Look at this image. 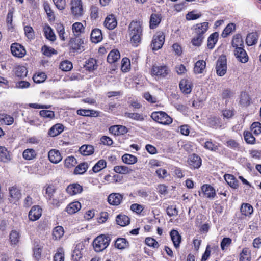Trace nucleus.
<instances>
[{
  "instance_id": "nucleus-31",
  "label": "nucleus",
  "mask_w": 261,
  "mask_h": 261,
  "mask_svg": "<svg viewBox=\"0 0 261 261\" xmlns=\"http://www.w3.org/2000/svg\"><path fill=\"white\" fill-rule=\"evenodd\" d=\"M224 178L228 184L232 188L236 189L239 186V181L231 174H225Z\"/></svg>"
},
{
  "instance_id": "nucleus-46",
  "label": "nucleus",
  "mask_w": 261,
  "mask_h": 261,
  "mask_svg": "<svg viewBox=\"0 0 261 261\" xmlns=\"http://www.w3.org/2000/svg\"><path fill=\"white\" fill-rule=\"evenodd\" d=\"M15 73L17 76L23 78L27 76L28 70L25 67L19 66L15 68Z\"/></svg>"
},
{
  "instance_id": "nucleus-9",
  "label": "nucleus",
  "mask_w": 261,
  "mask_h": 261,
  "mask_svg": "<svg viewBox=\"0 0 261 261\" xmlns=\"http://www.w3.org/2000/svg\"><path fill=\"white\" fill-rule=\"evenodd\" d=\"M11 51L13 56L19 58L24 57L26 53L23 46L18 43H14L11 44Z\"/></svg>"
},
{
  "instance_id": "nucleus-17",
  "label": "nucleus",
  "mask_w": 261,
  "mask_h": 261,
  "mask_svg": "<svg viewBox=\"0 0 261 261\" xmlns=\"http://www.w3.org/2000/svg\"><path fill=\"white\" fill-rule=\"evenodd\" d=\"M208 28V23L204 22L198 23L194 26V33L196 35L204 36V34L207 31Z\"/></svg>"
},
{
  "instance_id": "nucleus-49",
  "label": "nucleus",
  "mask_w": 261,
  "mask_h": 261,
  "mask_svg": "<svg viewBox=\"0 0 261 261\" xmlns=\"http://www.w3.org/2000/svg\"><path fill=\"white\" fill-rule=\"evenodd\" d=\"M88 169V164L86 163H82L77 165L74 171L75 174H82L84 173Z\"/></svg>"
},
{
  "instance_id": "nucleus-27",
  "label": "nucleus",
  "mask_w": 261,
  "mask_h": 261,
  "mask_svg": "<svg viewBox=\"0 0 261 261\" xmlns=\"http://www.w3.org/2000/svg\"><path fill=\"white\" fill-rule=\"evenodd\" d=\"M79 151L83 155H90L94 153V148L91 145H83L80 147Z\"/></svg>"
},
{
  "instance_id": "nucleus-23",
  "label": "nucleus",
  "mask_w": 261,
  "mask_h": 261,
  "mask_svg": "<svg viewBox=\"0 0 261 261\" xmlns=\"http://www.w3.org/2000/svg\"><path fill=\"white\" fill-rule=\"evenodd\" d=\"M170 236L174 247L176 248H178L180 246L181 238L177 230H172L170 232Z\"/></svg>"
},
{
  "instance_id": "nucleus-55",
  "label": "nucleus",
  "mask_w": 261,
  "mask_h": 261,
  "mask_svg": "<svg viewBox=\"0 0 261 261\" xmlns=\"http://www.w3.org/2000/svg\"><path fill=\"white\" fill-rule=\"evenodd\" d=\"M54 261H64V251L63 248L57 249L54 256Z\"/></svg>"
},
{
  "instance_id": "nucleus-33",
  "label": "nucleus",
  "mask_w": 261,
  "mask_h": 261,
  "mask_svg": "<svg viewBox=\"0 0 261 261\" xmlns=\"http://www.w3.org/2000/svg\"><path fill=\"white\" fill-rule=\"evenodd\" d=\"M232 45L235 49L240 47H244V41L240 34H236L233 36Z\"/></svg>"
},
{
  "instance_id": "nucleus-26",
  "label": "nucleus",
  "mask_w": 261,
  "mask_h": 261,
  "mask_svg": "<svg viewBox=\"0 0 261 261\" xmlns=\"http://www.w3.org/2000/svg\"><path fill=\"white\" fill-rule=\"evenodd\" d=\"M179 87L185 94H189L191 92V86L190 82L186 79H182L179 83Z\"/></svg>"
},
{
  "instance_id": "nucleus-60",
  "label": "nucleus",
  "mask_w": 261,
  "mask_h": 261,
  "mask_svg": "<svg viewBox=\"0 0 261 261\" xmlns=\"http://www.w3.org/2000/svg\"><path fill=\"white\" fill-rule=\"evenodd\" d=\"M46 78V75L43 72L35 74L33 77V81L36 83H41L43 82Z\"/></svg>"
},
{
  "instance_id": "nucleus-54",
  "label": "nucleus",
  "mask_w": 261,
  "mask_h": 261,
  "mask_svg": "<svg viewBox=\"0 0 261 261\" xmlns=\"http://www.w3.org/2000/svg\"><path fill=\"white\" fill-rule=\"evenodd\" d=\"M84 30V27L81 22H75L72 25V30L76 36H79Z\"/></svg>"
},
{
  "instance_id": "nucleus-8",
  "label": "nucleus",
  "mask_w": 261,
  "mask_h": 261,
  "mask_svg": "<svg viewBox=\"0 0 261 261\" xmlns=\"http://www.w3.org/2000/svg\"><path fill=\"white\" fill-rule=\"evenodd\" d=\"M201 194L210 199L214 198L216 195L215 189L212 186L207 184L201 187V192H199V195H201Z\"/></svg>"
},
{
  "instance_id": "nucleus-30",
  "label": "nucleus",
  "mask_w": 261,
  "mask_h": 261,
  "mask_svg": "<svg viewBox=\"0 0 261 261\" xmlns=\"http://www.w3.org/2000/svg\"><path fill=\"white\" fill-rule=\"evenodd\" d=\"M115 246L119 249H124L129 246V242L125 238H119L115 241Z\"/></svg>"
},
{
  "instance_id": "nucleus-12",
  "label": "nucleus",
  "mask_w": 261,
  "mask_h": 261,
  "mask_svg": "<svg viewBox=\"0 0 261 261\" xmlns=\"http://www.w3.org/2000/svg\"><path fill=\"white\" fill-rule=\"evenodd\" d=\"M42 209L38 205L33 206L29 213V218L31 221H36L40 218L42 215Z\"/></svg>"
},
{
  "instance_id": "nucleus-59",
  "label": "nucleus",
  "mask_w": 261,
  "mask_h": 261,
  "mask_svg": "<svg viewBox=\"0 0 261 261\" xmlns=\"http://www.w3.org/2000/svg\"><path fill=\"white\" fill-rule=\"evenodd\" d=\"M19 239V233L18 231L15 230L11 231L10 234V240L11 244H17Z\"/></svg>"
},
{
  "instance_id": "nucleus-58",
  "label": "nucleus",
  "mask_w": 261,
  "mask_h": 261,
  "mask_svg": "<svg viewBox=\"0 0 261 261\" xmlns=\"http://www.w3.org/2000/svg\"><path fill=\"white\" fill-rule=\"evenodd\" d=\"M77 114L84 116H94L97 112L94 110L80 109L77 111Z\"/></svg>"
},
{
  "instance_id": "nucleus-41",
  "label": "nucleus",
  "mask_w": 261,
  "mask_h": 261,
  "mask_svg": "<svg viewBox=\"0 0 261 261\" xmlns=\"http://www.w3.org/2000/svg\"><path fill=\"white\" fill-rule=\"evenodd\" d=\"M10 160V155L6 148L0 146V161L7 162Z\"/></svg>"
},
{
  "instance_id": "nucleus-51",
  "label": "nucleus",
  "mask_w": 261,
  "mask_h": 261,
  "mask_svg": "<svg viewBox=\"0 0 261 261\" xmlns=\"http://www.w3.org/2000/svg\"><path fill=\"white\" fill-rule=\"evenodd\" d=\"M209 125L215 128H217L221 126L220 119L216 117H211L208 119Z\"/></svg>"
},
{
  "instance_id": "nucleus-1",
  "label": "nucleus",
  "mask_w": 261,
  "mask_h": 261,
  "mask_svg": "<svg viewBox=\"0 0 261 261\" xmlns=\"http://www.w3.org/2000/svg\"><path fill=\"white\" fill-rule=\"evenodd\" d=\"M129 35L133 46H137L141 41L142 35V25L140 21H132L129 24Z\"/></svg>"
},
{
  "instance_id": "nucleus-62",
  "label": "nucleus",
  "mask_w": 261,
  "mask_h": 261,
  "mask_svg": "<svg viewBox=\"0 0 261 261\" xmlns=\"http://www.w3.org/2000/svg\"><path fill=\"white\" fill-rule=\"evenodd\" d=\"M56 28L58 33L59 36L62 40H65L64 34L65 30L63 25L60 23H57Z\"/></svg>"
},
{
  "instance_id": "nucleus-28",
  "label": "nucleus",
  "mask_w": 261,
  "mask_h": 261,
  "mask_svg": "<svg viewBox=\"0 0 261 261\" xmlns=\"http://www.w3.org/2000/svg\"><path fill=\"white\" fill-rule=\"evenodd\" d=\"M120 58V53L118 50L113 49L111 50L107 57V61L112 64L116 62Z\"/></svg>"
},
{
  "instance_id": "nucleus-20",
  "label": "nucleus",
  "mask_w": 261,
  "mask_h": 261,
  "mask_svg": "<svg viewBox=\"0 0 261 261\" xmlns=\"http://www.w3.org/2000/svg\"><path fill=\"white\" fill-rule=\"evenodd\" d=\"M161 19L162 16L161 14L156 13L152 14L150 17V28L151 29L156 28L160 23Z\"/></svg>"
},
{
  "instance_id": "nucleus-15",
  "label": "nucleus",
  "mask_w": 261,
  "mask_h": 261,
  "mask_svg": "<svg viewBox=\"0 0 261 261\" xmlns=\"http://www.w3.org/2000/svg\"><path fill=\"white\" fill-rule=\"evenodd\" d=\"M123 199V196L117 193H113L109 195L108 201L109 204L113 205H118Z\"/></svg>"
},
{
  "instance_id": "nucleus-4",
  "label": "nucleus",
  "mask_w": 261,
  "mask_h": 261,
  "mask_svg": "<svg viewBox=\"0 0 261 261\" xmlns=\"http://www.w3.org/2000/svg\"><path fill=\"white\" fill-rule=\"evenodd\" d=\"M226 58L225 56H220L216 62V70L219 76L224 75L227 71Z\"/></svg>"
},
{
  "instance_id": "nucleus-36",
  "label": "nucleus",
  "mask_w": 261,
  "mask_h": 261,
  "mask_svg": "<svg viewBox=\"0 0 261 261\" xmlns=\"http://www.w3.org/2000/svg\"><path fill=\"white\" fill-rule=\"evenodd\" d=\"M220 144L214 143L211 139L206 141L204 145V147L207 150L216 152L219 149Z\"/></svg>"
},
{
  "instance_id": "nucleus-18",
  "label": "nucleus",
  "mask_w": 261,
  "mask_h": 261,
  "mask_svg": "<svg viewBox=\"0 0 261 261\" xmlns=\"http://www.w3.org/2000/svg\"><path fill=\"white\" fill-rule=\"evenodd\" d=\"M117 24L116 19L113 14L109 15L104 22L105 26L109 30L114 29L117 26Z\"/></svg>"
},
{
  "instance_id": "nucleus-38",
  "label": "nucleus",
  "mask_w": 261,
  "mask_h": 261,
  "mask_svg": "<svg viewBox=\"0 0 261 261\" xmlns=\"http://www.w3.org/2000/svg\"><path fill=\"white\" fill-rule=\"evenodd\" d=\"M124 116L138 121H143L144 120L143 115L137 113L126 112L124 113Z\"/></svg>"
},
{
  "instance_id": "nucleus-63",
  "label": "nucleus",
  "mask_w": 261,
  "mask_h": 261,
  "mask_svg": "<svg viewBox=\"0 0 261 261\" xmlns=\"http://www.w3.org/2000/svg\"><path fill=\"white\" fill-rule=\"evenodd\" d=\"M251 129L255 135H259L261 133V123L259 122H253L251 126Z\"/></svg>"
},
{
  "instance_id": "nucleus-43",
  "label": "nucleus",
  "mask_w": 261,
  "mask_h": 261,
  "mask_svg": "<svg viewBox=\"0 0 261 261\" xmlns=\"http://www.w3.org/2000/svg\"><path fill=\"white\" fill-rule=\"evenodd\" d=\"M122 160L125 164H133L137 162V158L133 155L125 154L122 156Z\"/></svg>"
},
{
  "instance_id": "nucleus-24",
  "label": "nucleus",
  "mask_w": 261,
  "mask_h": 261,
  "mask_svg": "<svg viewBox=\"0 0 261 261\" xmlns=\"http://www.w3.org/2000/svg\"><path fill=\"white\" fill-rule=\"evenodd\" d=\"M81 208V203L78 201H75L68 204L66 210L68 214H73L79 211Z\"/></svg>"
},
{
  "instance_id": "nucleus-53",
  "label": "nucleus",
  "mask_w": 261,
  "mask_h": 261,
  "mask_svg": "<svg viewBox=\"0 0 261 261\" xmlns=\"http://www.w3.org/2000/svg\"><path fill=\"white\" fill-rule=\"evenodd\" d=\"M236 29V25L233 23H230L228 24L226 27L223 30L221 35L223 38L226 37L229 35L232 31Z\"/></svg>"
},
{
  "instance_id": "nucleus-11",
  "label": "nucleus",
  "mask_w": 261,
  "mask_h": 261,
  "mask_svg": "<svg viewBox=\"0 0 261 261\" xmlns=\"http://www.w3.org/2000/svg\"><path fill=\"white\" fill-rule=\"evenodd\" d=\"M234 54L238 61L242 63H246L248 61V56L243 47L236 48Z\"/></svg>"
},
{
  "instance_id": "nucleus-61",
  "label": "nucleus",
  "mask_w": 261,
  "mask_h": 261,
  "mask_svg": "<svg viewBox=\"0 0 261 261\" xmlns=\"http://www.w3.org/2000/svg\"><path fill=\"white\" fill-rule=\"evenodd\" d=\"M77 163L76 159L72 156H68L64 161V165L67 168L74 166Z\"/></svg>"
},
{
  "instance_id": "nucleus-39",
  "label": "nucleus",
  "mask_w": 261,
  "mask_h": 261,
  "mask_svg": "<svg viewBox=\"0 0 261 261\" xmlns=\"http://www.w3.org/2000/svg\"><path fill=\"white\" fill-rule=\"evenodd\" d=\"M44 35L46 38L51 41H54L56 39V35L51 28L47 25L44 28Z\"/></svg>"
},
{
  "instance_id": "nucleus-10",
  "label": "nucleus",
  "mask_w": 261,
  "mask_h": 261,
  "mask_svg": "<svg viewBox=\"0 0 261 261\" xmlns=\"http://www.w3.org/2000/svg\"><path fill=\"white\" fill-rule=\"evenodd\" d=\"M69 45L74 51H82L84 50V42L82 39L71 38L69 42Z\"/></svg>"
},
{
  "instance_id": "nucleus-13",
  "label": "nucleus",
  "mask_w": 261,
  "mask_h": 261,
  "mask_svg": "<svg viewBox=\"0 0 261 261\" xmlns=\"http://www.w3.org/2000/svg\"><path fill=\"white\" fill-rule=\"evenodd\" d=\"M188 163L191 168L197 169L201 165V159L198 155L192 154L188 158Z\"/></svg>"
},
{
  "instance_id": "nucleus-57",
  "label": "nucleus",
  "mask_w": 261,
  "mask_h": 261,
  "mask_svg": "<svg viewBox=\"0 0 261 261\" xmlns=\"http://www.w3.org/2000/svg\"><path fill=\"white\" fill-rule=\"evenodd\" d=\"M72 67V63L68 60L62 61L60 65V68L64 71H70Z\"/></svg>"
},
{
  "instance_id": "nucleus-29",
  "label": "nucleus",
  "mask_w": 261,
  "mask_h": 261,
  "mask_svg": "<svg viewBox=\"0 0 261 261\" xmlns=\"http://www.w3.org/2000/svg\"><path fill=\"white\" fill-rule=\"evenodd\" d=\"M258 35L256 32H252L247 35L246 39V43L248 46L255 44L258 40Z\"/></svg>"
},
{
  "instance_id": "nucleus-45",
  "label": "nucleus",
  "mask_w": 261,
  "mask_h": 261,
  "mask_svg": "<svg viewBox=\"0 0 261 261\" xmlns=\"http://www.w3.org/2000/svg\"><path fill=\"white\" fill-rule=\"evenodd\" d=\"M107 162L105 160H100L93 166L92 170L94 172L97 173L100 171L102 169L106 167Z\"/></svg>"
},
{
  "instance_id": "nucleus-52",
  "label": "nucleus",
  "mask_w": 261,
  "mask_h": 261,
  "mask_svg": "<svg viewBox=\"0 0 261 261\" xmlns=\"http://www.w3.org/2000/svg\"><path fill=\"white\" fill-rule=\"evenodd\" d=\"M0 121L6 125H11L13 123L14 119L10 115L3 114L0 115Z\"/></svg>"
},
{
  "instance_id": "nucleus-2",
  "label": "nucleus",
  "mask_w": 261,
  "mask_h": 261,
  "mask_svg": "<svg viewBox=\"0 0 261 261\" xmlns=\"http://www.w3.org/2000/svg\"><path fill=\"white\" fill-rule=\"evenodd\" d=\"M110 238L105 235H100L96 237L93 242V246L94 250L99 252L105 250L109 245Z\"/></svg>"
},
{
  "instance_id": "nucleus-5",
  "label": "nucleus",
  "mask_w": 261,
  "mask_h": 261,
  "mask_svg": "<svg viewBox=\"0 0 261 261\" xmlns=\"http://www.w3.org/2000/svg\"><path fill=\"white\" fill-rule=\"evenodd\" d=\"M165 41V35L163 32H157L153 36L152 40L151 46L154 50L160 49Z\"/></svg>"
},
{
  "instance_id": "nucleus-42",
  "label": "nucleus",
  "mask_w": 261,
  "mask_h": 261,
  "mask_svg": "<svg viewBox=\"0 0 261 261\" xmlns=\"http://www.w3.org/2000/svg\"><path fill=\"white\" fill-rule=\"evenodd\" d=\"M114 171L119 174H126L131 173L133 170L125 166H116L114 168Z\"/></svg>"
},
{
  "instance_id": "nucleus-16",
  "label": "nucleus",
  "mask_w": 261,
  "mask_h": 261,
  "mask_svg": "<svg viewBox=\"0 0 261 261\" xmlns=\"http://www.w3.org/2000/svg\"><path fill=\"white\" fill-rule=\"evenodd\" d=\"M49 160L53 163L57 164L62 159L60 152L58 150L51 149L48 153Z\"/></svg>"
},
{
  "instance_id": "nucleus-47",
  "label": "nucleus",
  "mask_w": 261,
  "mask_h": 261,
  "mask_svg": "<svg viewBox=\"0 0 261 261\" xmlns=\"http://www.w3.org/2000/svg\"><path fill=\"white\" fill-rule=\"evenodd\" d=\"M64 234L63 228L62 226H58L56 227L53 231V238L55 240L60 239Z\"/></svg>"
},
{
  "instance_id": "nucleus-64",
  "label": "nucleus",
  "mask_w": 261,
  "mask_h": 261,
  "mask_svg": "<svg viewBox=\"0 0 261 261\" xmlns=\"http://www.w3.org/2000/svg\"><path fill=\"white\" fill-rule=\"evenodd\" d=\"M244 139L247 143L254 144L255 139L252 135V134L249 132H244Z\"/></svg>"
},
{
  "instance_id": "nucleus-3",
  "label": "nucleus",
  "mask_w": 261,
  "mask_h": 261,
  "mask_svg": "<svg viewBox=\"0 0 261 261\" xmlns=\"http://www.w3.org/2000/svg\"><path fill=\"white\" fill-rule=\"evenodd\" d=\"M151 117L153 120L162 124H169L172 122V119L163 111L152 113Z\"/></svg>"
},
{
  "instance_id": "nucleus-35",
  "label": "nucleus",
  "mask_w": 261,
  "mask_h": 261,
  "mask_svg": "<svg viewBox=\"0 0 261 261\" xmlns=\"http://www.w3.org/2000/svg\"><path fill=\"white\" fill-rule=\"evenodd\" d=\"M117 224L121 226H125L129 223V218L125 215H119L117 216Z\"/></svg>"
},
{
  "instance_id": "nucleus-50",
  "label": "nucleus",
  "mask_w": 261,
  "mask_h": 261,
  "mask_svg": "<svg viewBox=\"0 0 261 261\" xmlns=\"http://www.w3.org/2000/svg\"><path fill=\"white\" fill-rule=\"evenodd\" d=\"M240 261H250V252L249 249L243 248L240 254Z\"/></svg>"
},
{
  "instance_id": "nucleus-6",
  "label": "nucleus",
  "mask_w": 261,
  "mask_h": 261,
  "mask_svg": "<svg viewBox=\"0 0 261 261\" xmlns=\"http://www.w3.org/2000/svg\"><path fill=\"white\" fill-rule=\"evenodd\" d=\"M70 4L71 13L74 16L79 17L83 15L84 11L81 0H71Z\"/></svg>"
},
{
  "instance_id": "nucleus-37",
  "label": "nucleus",
  "mask_w": 261,
  "mask_h": 261,
  "mask_svg": "<svg viewBox=\"0 0 261 261\" xmlns=\"http://www.w3.org/2000/svg\"><path fill=\"white\" fill-rule=\"evenodd\" d=\"M219 34L217 32L212 33L208 37L207 40V47L210 49H213L218 41Z\"/></svg>"
},
{
  "instance_id": "nucleus-56",
  "label": "nucleus",
  "mask_w": 261,
  "mask_h": 261,
  "mask_svg": "<svg viewBox=\"0 0 261 261\" xmlns=\"http://www.w3.org/2000/svg\"><path fill=\"white\" fill-rule=\"evenodd\" d=\"M41 50L43 54L47 57H50L52 55H56L57 54V50L55 49L48 47L46 45L42 46Z\"/></svg>"
},
{
  "instance_id": "nucleus-34",
  "label": "nucleus",
  "mask_w": 261,
  "mask_h": 261,
  "mask_svg": "<svg viewBox=\"0 0 261 261\" xmlns=\"http://www.w3.org/2000/svg\"><path fill=\"white\" fill-rule=\"evenodd\" d=\"M206 66V63L203 60H198L195 64L194 71L196 74H200L203 73Z\"/></svg>"
},
{
  "instance_id": "nucleus-44",
  "label": "nucleus",
  "mask_w": 261,
  "mask_h": 261,
  "mask_svg": "<svg viewBox=\"0 0 261 261\" xmlns=\"http://www.w3.org/2000/svg\"><path fill=\"white\" fill-rule=\"evenodd\" d=\"M22 156L25 160H32L36 156V151L33 149H27L23 152Z\"/></svg>"
},
{
  "instance_id": "nucleus-22",
  "label": "nucleus",
  "mask_w": 261,
  "mask_h": 261,
  "mask_svg": "<svg viewBox=\"0 0 261 261\" xmlns=\"http://www.w3.org/2000/svg\"><path fill=\"white\" fill-rule=\"evenodd\" d=\"M64 130V126L60 123L53 125L48 130V135L51 137H56L61 134Z\"/></svg>"
},
{
  "instance_id": "nucleus-25",
  "label": "nucleus",
  "mask_w": 261,
  "mask_h": 261,
  "mask_svg": "<svg viewBox=\"0 0 261 261\" xmlns=\"http://www.w3.org/2000/svg\"><path fill=\"white\" fill-rule=\"evenodd\" d=\"M91 39L93 42L98 43L102 39L101 31L99 29H94L91 33Z\"/></svg>"
},
{
  "instance_id": "nucleus-32",
  "label": "nucleus",
  "mask_w": 261,
  "mask_h": 261,
  "mask_svg": "<svg viewBox=\"0 0 261 261\" xmlns=\"http://www.w3.org/2000/svg\"><path fill=\"white\" fill-rule=\"evenodd\" d=\"M240 211L242 215L250 216L253 212V207L248 203H243L241 206Z\"/></svg>"
},
{
  "instance_id": "nucleus-7",
  "label": "nucleus",
  "mask_w": 261,
  "mask_h": 261,
  "mask_svg": "<svg viewBox=\"0 0 261 261\" xmlns=\"http://www.w3.org/2000/svg\"><path fill=\"white\" fill-rule=\"evenodd\" d=\"M170 72V70L165 65L153 66L151 70V74L152 76L158 77H166Z\"/></svg>"
},
{
  "instance_id": "nucleus-21",
  "label": "nucleus",
  "mask_w": 261,
  "mask_h": 261,
  "mask_svg": "<svg viewBox=\"0 0 261 261\" xmlns=\"http://www.w3.org/2000/svg\"><path fill=\"white\" fill-rule=\"evenodd\" d=\"M45 191L44 196L47 201H50L54 197L55 193L56 191V188L55 186L51 184L46 185L44 187Z\"/></svg>"
},
{
  "instance_id": "nucleus-14",
  "label": "nucleus",
  "mask_w": 261,
  "mask_h": 261,
  "mask_svg": "<svg viewBox=\"0 0 261 261\" xmlns=\"http://www.w3.org/2000/svg\"><path fill=\"white\" fill-rule=\"evenodd\" d=\"M109 130L110 133L115 136L124 135L128 132L126 127L120 125L112 126L109 128Z\"/></svg>"
},
{
  "instance_id": "nucleus-19",
  "label": "nucleus",
  "mask_w": 261,
  "mask_h": 261,
  "mask_svg": "<svg viewBox=\"0 0 261 261\" xmlns=\"http://www.w3.org/2000/svg\"><path fill=\"white\" fill-rule=\"evenodd\" d=\"M82 191V187L77 183L70 184L66 189L67 192L70 195H74L79 194L81 193Z\"/></svg>"
},
{
  "instance_id": "nucleus-48",
  "label": "nucleus",
  "mask_w": 261,
  "mask_h": 261,
  "mask_svg": "<svg viewBox=\"0 0 261 261\" xmlns=\"http://www.w3.org/2000/svg\"><path fill=\"white\" fill-rule=\"evenodd\" d=\"M250 97L246 92H242L240 95V103L243 106H247L250 103Z\"/></svg>"
},
{
  "instance_id": "nucleus-40",
  "label": "nucleus",
  "mask_w": 261,
  "mask_h": 261,
  "mask_svg": "<svg viewBox=\"0 0 261 261\" xmlns=\"http://www.w3.org/2000/svg\"><path fill=\"white\" fill-rule=\"evenodd\" d=\"M9 193L12 199L11 200H12V202L13 200H18L21 197L20 190L16 187H11L9 189Z\"/></svg>"
}]
</instances>
